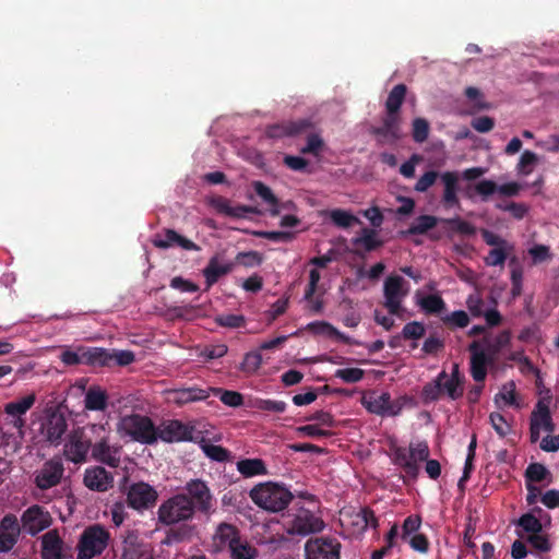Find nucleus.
Wrapping results in <instances>:
<instances>
[{
  "mask_svg": "<svg viewBox=\"0 0 559 559\" xmlns=\"http://www.w3.org/2000/svg\"><path fill=\"white\" fill-rule=\"evenodd\" d=\"M192 506L183 493H176L164 500L157 510V521L160 525L169 526L163 544L173 545L190 540L193 526L187 524L194 518Z\"/></svg>",
  "mask_w": 559,
  "mask_h": 559,
  "instance_id": "obj_1",
  "label": "nucleus"
},
{
  "mask_svg": "<svg viewBox=\"0 0 559 559\" xmlns=\"http://www.w3.org/2000/svg\"><path fill=\"white\" fill-rule=\"evenodd\" d=\"M391 451L392 463L403 469L405 484L417 479L421 462H426L425 471L431 479H437L441 475L439 461L429 459L430 450L426 441L411 443L408 448L394 445Z\"/></svg>",
  "mask_w": 559,
  "mask_h": 559,
  "instance_id": "obj_2",
  "label": "nucleus"
},
{
  "mask_svg": "<svg viewBox=\"0 0 559 559\" xmlns=\"http://www.w3.org/2000/svg\"><path fill=\"white\" fill-rule=\"evenodd\" d=\"M251 500L269 512H280L287 508L294 496L284 485L266 481L255 485L249 492Z\"/></svg>",
  "mask_w": 559,
  "mask_h": 559,
  "instance_id": "obj_3",
  "label": "nucleus"
},
{
  "mask_svg": "<svg viewBox=\"0 0 559 559\" xmlns=\"http://www.w3.org/2000/svg\"><path fill=\"white\" fill-rule=\"evenodd\" d=\"M117 431L121 436H128L141 444H154L157 442L156 426L145 415L130 414L120 418Z\"/></svg>",
  "mask_w": 559,
  "mask_h": 559,
  "instance_id": "obj_4",
  "label": "nucleus"
},
{
  "mask_svg": "<svg viewBox=\"0 0 559 559\" xmlns=\"http://www.w3.org/2000/svg\"><path fill=\"white\" fill-rule=\"evenodd\" d=\"M463 393L464 384L448 379V372L442 370L433 380L423 386L420 399L424 404L437 402L443 396H447L451 401H456L463 396Z\"/></svg>",
  "mask_w": 559,
  "mask_h": 559,
  "instance_id": "obj_5",
  "label": "nucleus"
},
{
  "mask_svg": "<svg viewBox=\"0 0 559 559\" xmlns=\"http://www.w3.org/2000/svg\"><path fill=\"white\" fill-rule=\"evenodd\" d=\"M282 526L288 535L307 536L321 532L324 527V522L312 511L301 507L284 514Z\"/></svg>",
  "mask_w": 559,
  "mask_h": 559,
  "instance_id": "obj_6",
  "label": "nucleus"
},
{
  "mask_svg": "<svg viewBox=\"0 0 559 559\" xmlns=\"http://www.w3.org/2000/svg\"><path fill=\"white\" fill-rule=\"evenodd\" d=\"M109 532L100 524H93L83 530L76 544V559H93L107 548Z\"/></svg>",
  "mask_w": 559,
  "mask_h": 559,
  "instance_id": "obj_7",
  "label": "nucleus"
},
{
  "mask_svg": "<svg viewBox=\"0 0 559 559\" xmlns=\"http://www.w3.org/2000/svg\"><path fill=\"white\" fill-rule=\"evenodd\" d=\"M182 493L190 501L194 513L200 512L207 515L214 511L215 499L204 480L199 478L189 480Z\"/></svg>",
  "mask_w": 559,
  "mask_h": 559,
  "instance_id": "obj_8",
  "label": "nucleus"
},
{
  "mask_svg": "<svg viewBox=\"0 0 559 559\" xmlns=\"http://www.w3.org/2000/svg\"><path fill=\"white\" fill-rule=\"evenodd\" d=\"M126 496L127 506L139 512L154 508L158 499L157 490L144 481L131 484L127 488Z\"/></svg>",
  "mask_w": 559,
  "mask_h": 559,
  "instance_id": "obj_9",
  "label": "nucleus"
},
{
  "mask_svg": "<svg viewBox=\"0 0 559 559\" xmlns=\"http://www.w3.org/2000/svg\"><path fill=\"white\" fill-rule=\"evenodd\" d=\"M64 476V465L59 456H53L43 463L34 473V484L40 490H48L61 484Z\"/></svg>",
  "mask_w": 559,
  "mask_h": 559,
  "instance_id": "obj_10",
  "label": "nucleus"
},
{
  "mask_svg": "<svg viewBox=\"0 0 559 559\" xmlns=\"http://www.w3.org/2000/svg\"><path fill=\"white\" fill-rule=\"evenodd\" d=\"M405 280L400 275H389L383 285L384 307L390 314H399L402 300L407 296L408 289L405 287Z\"/></svg>",
  "mask_w": 559,
  "mask_h": 559,
  "instance_id": "obj_11",
  "label": "nucleus"
},
{
  "mask_svg": "<svg viewBox=\"0 0 559 559\" xmlns=\"http://www.w3.org/2000/svg\"><path fill=\"white\" fill-rule=\"evenodd\" d=\"M341 544L335 538L317 537L305 545L307 559H340Z\"/></svg>",
  "mask_w": 559,
  "mask_h": 559,
  "instance_id": "obj_12",
  "label": "nucleus"
},
{
  "mask_svg": "<svg viewBox=\"0 0 559 559\" xmlns=\"http://www.w3.org/2000/svg\"><path fill=\"white\" fill-rule=\"evenodd\" d=\"M312 127L309 119L287 120L267 126L265 135L274 140L295 138L308 133Z\"/></svg>",
  "mask_w": 559,
  "mask_h": 559,
  "instance_id": "obj_13",
  "label": "nucleus"
},
{
  "mask_svg": "<svg viewBox=\"0 0 559 559\" xmlns=\"http://www.w3.org/2000/svg\"><path fill=\"white\" fill-rule=\"evenodd\" d=\"M193 427L183 424L178 419L164 420L156 427L157 440L166 443L191 441L193 439Z\"/></svg>",
  "mask_w": 559,
  "mask_h": 559,
  "instance_id": "obj_14",
  "label": "nucleus"
},
{
  "mask_svg": "<svg viewBox=\"0 0 559 559\" xmlns=\"http://www.w3.org/2000/svg\"><path fill=\"white\" fill-rule=\"evenodd\" d=\"M51 521L52 519L49 512L38 504L26 509L21 516L23 528L32 536L49 527Z\"/></svg>",
  "mask_w": 559,
  "mask_h": 559,
  "instance_id": "obj_15",
  "label": "nucleus"
},
{
  "mask_svg": "<svg viewBox=\"0 0 559 559\" xmlns=\"http://www.w3.org/2000/svg\"><path fill=\"white\" fill-rule=\"evenodd\" d=\"M102 355H105L102 347L79 346L74 350H63L60 360L67 366L87 365L96 367L97 361L103 357Z\"/></svg>",
  "mask_w": 559,
  "mask_h": 559,
  "instance_id": "obj_16",
  "label": "nucleus"
},
{
  "mask_svg": "<svg viewBox=\"0 0 559 559\" xmlns=\"http://www.w3.org/2000/svg\"><path fill=\"white\" fill-rule=\"evenodd\" d=\"M67 430V418L64 414L58 409L48 413L45 421L41 425V431L46 440L52 445H59L61 443V440Z\"/></svg>",
  "mask_w": 559,
  "mask_h": 559,
  "instance_id": "obj_17",
  "label": "nucleus"
},
{
  "mask_svg": "<svg viewBox=\"0 0 559 559\" xmlns=\"http://www.w3.org/2000/svg\"><path fill=\"white\" fill-rule=\"evenodd\" d=\"M21 527L14 514H5L0 521V552L11 551L19 542Z\"/></svg>",
  "mask_w": 559,
  "mask_h": 559,
  "instance_id": "obj_18",
  "label": "nucleus"
},
{
  "mask_svg": "<svg viewBox=\"0 0 559 559\" xmlns=\"http://www.w3.org/2000/svg\"><path fill=\"white\" fill-rule=\"evenodd\" d=\"M91 447V440L82 431H74L64 444L63 454L68 461L80 464L86 461Z\"/></svg>",
  "mask_w": 559,
  "mask_h": 559,
  "instance_id": "obj_19",
  "label": "nucleus"
},
{
  "mask_svg": "<svg viewBox=\"0 0 559 559\" xmlns=\"http://www.w3.org/2000/svg\"><path fill=\"white\" fill-rule=\"evenodd\" d=\"M35 402L36 396L34 393H31L4 405V412L8 416L12 417L10 424L14 428L21 430L25 426V419L22 416L33 407Z\"/></svg>",
  "mask_w": 559,
  "mask_h": 559,
  "instance_id": "obj_20",
  "label": "nucleus"
},
{
  "mask_svg": "<svg viewBox=\"0 0 559 559\" xmlns=\"http://www.w3.org/2000/svg\"><path fill=\"white\" fill-rule=\"evenodd\" d=\"M153 245L158 249H168L177 246L188 251L200 250V247L197 243L170 228H166L163 234L156 235L153 239Z\"/></svg>",
  "mask_w": 559,
  "mask_h": 559,
  "instance_id": "obj_21",
  "label": "nucleus"
},
{
  "mask_svg": "<svg viewBox=\"0 0 559 559\" xmlns=\"http://www.w3.org/2000/svg\"><path fill=\"white\" fill-rule=\"evenodd\" d=\"M441 183L443 186V192L441 202L447 209H452L460 205V199L457 197L459 192V181L460 174L457 171H444L439 176Z\"/></svg>",
  "mask_w": 559,
  "mask_h": 559,
  "instance_id": "obj_22",
  "label": "nucleus"
},
{
  "mask_svg": "<svg viewBox=\"0 0 559 559\" xmlns=\"http://www.w3.org/2000/svg\"><path fill=\"white\" fill-rule=\"evenodd\" d=\"M84 485L94 491H107L114 485V476L102 466L86 468L83 478Z\"/></svg>",
  "mask_w": 559,
  "mask_h": 559,
  "instance_id": "obj_23",
  "label": "nucleus"
},
{
  "mask_svg": "<svg viewBox=\"0 0 559 559\" xmlns=\"http://www.w3.org/2000/svg\"><path fill=\"white\" fill-rule=\"evenodd\" d=\"M235 263L231 261L222 262L221 255H213L202 273L205 278L206 289L211 288L218 280L234 270Z\"/></svg>",
  "mask_w": 559,
  "mask_h": 559,
  "instance_id": "obj_24",
  "label": "nucleus"
},
{
  "mask_svg": "<svg viewBox=\"0 0 559 559\" xmlns=\"http://www.w3.org/2000/svg\"><path fill=\"white\" fill-rule=\"evenodd\" d=\"M121 559H152L150 551L141 543L136 532L128 531L123 536Z\"/></svg>",
  "mask_w": 559,
  "mask_h": 559,
  "instance_id": "obj_25",
  "label": "nucleus"
},
{
  "mask_svg": "<svg viewBox=\"0 0 559 559\" xmlns=\"http://www.w3.org/2000/svg\"><path fill=\"white\" fill-rule=\"evenodd\" d=\"M64 543L57 530L48 531L41 536L43 559H66Z\"/></svg>",
  "mask_w": 559,
  "mask_h": 559,
  "instance_id": "obj_26",
  "label": "nucleus"
},
{
  "mask_svg": "<svg viewBox=\"0 0 559 559\" xmlns=\"http://www.w3.org/2000/svg\"><path fill=\"white\" fill-rule=\"evenodd\" d=\"M120 447H111L109 445L106 438H103L100 441L96 442L92 447V455L93 457L102 462L110 467H118L120 464Z\"/></svg>",
  "mask_w": 559,
  "mask_h": 559,
  "instance_id": "obj_27",
  "label": "nucleus"
},
{
  "mask_svg": "<svg viewBox=\"0 0 559 559\" xmlns=\"http://www.w3.org/2000/svg\"><path fill=\"white\" fill-rule=\"evenodd\" d=\"M212 206L219 213L233 218H243L248 214H259V210L254 206L238 204L233 206L228 199L218 197L213 199Z\"/></svg>",
  "mask_w": 559,
  "mask_h": 559,
  "instance_id": "obj_28",
  "label": "nucleus"
},
{
  "mask_svg": "<svg viewBox=\"0 0 559 559\" xmlns=\"http://www.w3.org/2000/svg\"><path fill=\"white\" fill-rule=\"evenodd\" d=\"M171 401L179 406L185 404L205 401L210 396V389H201L198 386L181 388L171 391Z\"/></svg>",
  "mask_w": 559,
  "mask_h": 559,
  "instance_id": "obj_29",
  "label": "nucleus"
},
{
  "mask_svg": "<svg viewBox=\"0 0 559 559\" xmlns=\"http://www.w3.org/2000/svg\"><path fill=\"white\" fill-rule=\"evenodd\" d=\"M105 355L97 361L98 367L128 366L135 359L134 353L131 350H109L102 348Z\"/></svg>",
  "mask_w": 559,
  "mask_h": 559,
  "instance_id": "obj_30",
  "label": "nucleus"
},
{
  "mask_svg": "<svg viewBox=\"0 0 559 559\" xmlns=\"http://www.w3.org/2000/svg\"><path fill=\"white\" fill-rule=\"evenodd\" d=\"M252 187L257 195L270 206V214L272 216L280 215V200L272 189L262 181H253Z\"/></svg>",
  "mask_w": 559,
  "mask_h": 559,
  "instance_id": "obj_31",
  "label": "nucleus"
},
{
  "mask_svg": "<svg viewBox=\"0 0 559 559\" xmlns=\"http://www.w3.org/2000/svg\"><path fill=\"white\" fill-rule=\"evenodd\" d=\"M361 403L369 413L380 416H386V406L389 405V393L383 392L380 395H365L361 399Z\"/></svg>",
  "mask_w": 559,
  "mask_h": 559,
  "instance_id": "obj_32",
  "label": "nucleus"
},
{
  "mask_svg": "<svg viewBox=\"0 0 559 559\" xmlns=\"http://www.w3.org/2000/svg\"><path fill=\"white\" fill-rule=\"evenodd\" d=\"M492 357L486 353L471 355V374L476 382H484L487 376V365L492 362Z\"/></svg>",
  "mask_w": 559,
  "mask_h": 559,
  "instance_id": "obj_33",
  "label": "nucleus"
},
{
  "mask_svg": "<svg viewBox=\"0 0 559 559\" xmlns=\"http://www.w3.org/2000/svg\"><path fill=\"white\" fill-rule=\"evenodd\" d=\"M438 221V217L433 215H420L406 230H402L400 234L402 237H407L411 235H425L428 230L437 226Z\"/></svg>",
  "mask_w": 559,
  "mask_h": 559,
  "instance_id": "obj_34",
  "label": "nucleus"
},
{
  "mask_svg": "<svg viewBox=\"0 0 559 559\" xmlns=\"http://www.w3.org/2000/svg\"><path fill=\"white\" fill-rule=\"evenodd\" d=\"M108 396L99 386H91L85 393L84 405L88 411H105Z\"/></svg>",
  "mask_w": 559,
  "mask_h": 559,
  "instance_id": "obj_35",
  "label": "nucleus"
},
{
  "mask_svg": "<svg viewBox=\"0 0 559 559\" xmlns=\"http://www.w3.org/2000/svg\"><path fill=\"white\" fill-rule=\"evenodd\" d=\"M352 241L354 246H362L367 252H371L383 246V241L378 238L377 230L367 227L362 228L361 235L354 238Z\"/></svg>",
  "mask_w": 559,
  "mask_h": 559,
  "instance_id": "obj_36",
  "label": "nucleus"
},
{
  "mask_svg": "<svg viewBox=\"0 0 559 559\" xmlns=\"http://www.w3.org/2000/svg\"><path fill=\"white\" fill-rule=\"evenodd\" d=\"M237 471L245 477L265 475L266 466L261 459H245L237 462Z\"/></svg>",
  "mask_w": 559,
  "mask_h": 559,
  "instance_id": "obj_37",
  "label": "nucleus"
},
{
  "mask_svg": "<svg viewBox=\"0 0 559 559\" xmlns=\"http://www.w3.org/2000/svg\"><path fill=\"white\" fill-rule=\"evenodd\" d=\"M407 87L405 84L395 85L385 100V110L392 114H399L405 99Z\"/></svg>",
  "mask_w": 559,
  "mask_h": 559,
  "instance_id": "obj_38",
  "label": "nucleus"
},
{
  "mask_svg": "<svg viewBox=\"0 0 559 559\" xmlns=\"http://www.w3.org/2000/svg\"><path fill=\"white\" fill-rule=\"evenodd\" d=\"M215 538L219 542V544L227 545L229 548L230 545H234L235 542L240 539V536L239 531L235 525L221 523L216 530Z\"/></svg>",
  "mask_w": 559,
  "mask_h": 559,
  "instance_id": "obj_39",
  "label": "nucleus"
},
{
  "mask_svg": "<svg viewBox=\"0 0 559 559\" xmlns=\"http://www.w3.org/2000/svg\"><path fill=\"white\" fill-rule=\"evenodd\" d=\"M228 549L231 559H255L258 557L257 548L248 542L241 540V538L235 542L234 545H230Z\"/></svg>",
  "mask_w": 559,
  "mask_h": 559,
  "instance_id": "obj_40",
  "label": "nucleus"
},
{
  "mask_svg": "<svg viewBox=\"0 0 559 559\" xmlns=\"http://www.w3.org/2000/svg\"><path fill=\"white\" fill-rule=\"evenodd\" d=\"M418 305L427 314H437L445 309L444 300L437 294L423 297L418 301Z\"/></svg>",
  "mask_w": 559,
  "mask_h": 559,
  "instance_id": "obj_41",
  "label": "nucleus"
},
{
  "mask_svg": "<svg viewBox=\"0 0 559 559\" xmlns=\"http://www.w3.org/2000/svg\"><path fill=\"white\" fill-rule=\"evenodd\" d=\"M516 525L530 535L540 533L543 531L542 519L533 513H525L519 518Z\"/></svg>",
  "mask_w": 559,
  "mask_h": 559,
  "instance_id": "obj_42",
  "label": "nucleus"
},
{
  "mask_svg": "<svg viewBox=\"0 0 559 559\" xmlns=\"http://www.w3.org/2000/svg\"><path fill=\"white\" fill-rule=\"evenodd\" d=\"M325 144L318 133L309 132L307 134V144L300 148L301 154H310L314 157L321 156Z\"/></svg>",
  "mask_w": 559,
  "mask_h": 559,
  "instance_id": "obj_43",
  "label": "nucleus"
},
{
  "mask_svg": "<svg viewBox=\"0 0 559 559\" xmlns=\"http://www.w3.org/2000/svg\"><path fill=\"white\" fill-rule=\"evenodd\" d=\"M330 218L335 226L341 228H348L355 223H360L355 215L340 209L331 211Z\"/></svg>",
  "mask_w": 559,
  "mask_h": 559,
  "instance_id": "obj_44",
  "label": "nucleus"
},
{
  "mask_svg": "<svg viewBox=\"0 0 559 559\" xmlns=\"http://www.w3.org/2000/svg\"><path fill=\"white\" fill-rule=\"evenodd\" d=\"M513 249L510 247H498L489 250L488 255L485 258V263L488 266H502L508 258L509 251Z\"/></svg>",
  "mask_w": 559,
  "mask_h": 559,
  "instance_id": "obj_45",
  "label": "nucleus"
},
{
  "mask_svg": "<svg viewBox=\"0 0 559 559\" xmlns=\"http://www.w3.org/2000/svg\"><path fill=\"white\" fill-rule=\"evenodd\" d=\"M511 343V331L504 330L500 332L492 342L487 346L489 356L492 359L501 352L502 348L509 346Z\"/></svg>",
  "mask_w": 559,
  "mask_h": 559,
  "instance_id": "obj_46",
  "label": "nucleus"
},
{
  "mask_svg": "<svg viewBox=\"0 0 559 559\" xmlns=\"http://www.w3.org/2000/svg\"><path fill=\"white\" fill-rule=\"evenodd\" d=\"M201 448L204 454L213 461L223 463L230 459V452L222 445L203 443Z\"/></svg>",
  "mask_w": 559,
  "mask_h": 559,
  "instance_id": "obj_47",
  "label": "nucleus"
},
{
  "mask_svg": "<svg viewBox=\"0 0 559 559\" xmlns=\"http://www.w3.org/2000/svg\"><path fill=\"white\" fill-rule=\"evenodd\" d=\"M215 323L223 328L238 329L246 325V318L242 314L223 313L215 318Z\"/></svg>",
  "mask_w": 559,
  "mask_h": 559,
  "instance_id": "obj_48",
  "label": "nucleus"
},
{
  "mask_svg": "<svg viewBox=\"0 0 559 559\" xmlns=\"http://www.w3.org/2000/svg\"><path fill=\"white\" fill-rule=\"evenodd\" d=\"M215 394H219V400L223 404L230 407H239L243 404V396L241 393L222 389H210Z\"/></svg>",
  "mask_w": 559,
  "mask_h": 559,
  "instance_id": "obj_49",
  "label": "nucleus"
},
{
  "mask_svg": "<svg viewBox=\"0 0 559 559\" xmlns=\"http://www.w3.org/2000/svg\"><path fill=\"white\" fill-rule=\"evenodd\" d=\"M262 365V355L259 350L249 352L245 355L240 370L246 373H254Z\"/></svg>",
  "mask_w": 559,
  "mask_h": 559,
  "instance_id": "obj_50",
  "label": "nucleus"
},
{
  "mask_svg": "<svg viewBox=\"0 0 559 559\" xmlns=\"http://www.w3.org/2000/svg\"><path fill=\"white\" fill-rule=\"evenodd\" d=\"M546 394L547 395L545 397L538 400L534 411L531 414V423H537L539 425V429H542V425H544L546 420V417H544V411L542 408L549 411V403L551 401L549 390L546 391Z\"/></svg>",
  "mask_w": 559,
  "mask_h": 559,
  "instance_id": "obj_51",
  "label": "nucleus"
},
{
  "mask_svg": "<svg viewBox=\"0 0 559 559\" xmlns=\"http://www.w3.org/2000/svg\"><path fill=\"white\" fill-rule=\"evenodd\" d=\"M538 162V157L534 152H531L528 150L524 151L519 159V163L516 165V169L519 174L522 175H530L533 170V166L536 165Z\"/></svg>",
  "mask_w": 559,
  "mask_h": 559,
  "instance_id": "obj_52",
  "label": "nucleus"
},
{
  "mask_svg": "<svg viewBox=\"0 0 559 559\" xmlns=\"http://www.w3.org/2000/svg\"><path fill=\"white\" fill-rule=\"evenodd\" d=\"M412 135L415 142L423 143L428 139L429 135V123L424 118H415L413 120Z\"/></svg>",
  "mask_w": 559,
  "mask_h": 559,
  "instance_id": "obj_53",
  "label": "nucleus"
},
{
  "mask_svg": "<svg viewBox=\"0 0 559 559\" xmlns=\"http://www.w3.org/2000/svg\"><path fill=\"white\" fill-rule=\"evenodd\" d=\"M548 474V469L543 464L531 463L525 471L526 483H540Z\"/></svg>",
  "mask_w": 559,
  "mask_h": 559,
  "instance_id": "obj_54",
  "label": "nucleus"
},
{
  "mask_svg": "<svg viewBox=\"0 0 559 559\" xmlns=\"http://www.w3.org/2000/svg\"><path fill=\"white\" fill-rule=\"evenodd\" d=\"M442 322L450 328H465L469 323V317L464 310H456L442 318Z\"/></svg>",
  "mask_w": 559,
  "mask_h": 559,
  "instance_id": "obj_55",
  "label": "nucleus"
},
{
  "mask_svg": "<svg viewBox=\"0 0 559 559\" xmlns=\"http://www.w3.org/2000/svg\"><path fill=\"white\" fill-rule=\"evenodd\" d=\"M254 407L259 411L267 413H284L287 405L283 401L260 399L254 402Z\"/></svg>",
  "mask_w": 559,
  "mask_h": 559,
  "instance_id": "obj_56",
  "label": "nucleus"
},
{
  "mask_svg": "<svg viewBox=\"0 0 559 559\" xmlns=\"http://www.w3.org/2000/svg\"><path fill=\"white\" fill-rule=\"evenodd\" d=\"M306 329L314 335H325L332 338L337 333V329L326 321L310 322Z\"/></svg>",
  "mask_w": 559,
  "mask_h": 559,
  "instance_id": "obj_57",
  "label": "nucleus"
},
{
  "mask_svg": "<svg viewBox=\"0 0 559 559\" xmlns=\"http://www.w3.org/2000/svg\"><path fill=\"white\" fill-rule=\"evenodd\" d=\"M421 525V518L419 515H408L402 525L401 538L407 540L412 535L416 534Z\"/></svg>",
  "mask_w": 559,
  "mask_h": 559,
  "instance_id": "obj_58",
  "label": "nucleus"
},
{
  "mask_svg": "<svg viewBox=\"0 0 559 559\" xmlns=\"http://www.w3.org/2000/svg\"><path fill=\"white\" fill-rule=\"evenodd\" d=\"M334 376L342 379L345 383H357L362 380L365 371L360 368H344L337 369Z\"/></svg>",
  "mask_w": 559,
  "mask_h": 559,
  "instance_id": "obj_59",
  "label": "nucleus"
},
{
  "mask_svg": "<svg viewBox=\"0 0 559 559\" xmlns=\"http://www.w3.org/2000/svg\"><path fill=\"white\" fill-rule=\"evenodd\" d=\"M426 333L424 323L418 321H412L404 325L402 330V336L405 340H419Z\"/></svg>",
  "mask_w": 559,
  "mask_h": 559,
  "instance_id": "obj_60",
  "label": "nucleus"
},
{
  "mask_svg": "<svg viewBox=\"0 0 559 559\" xmlns=\"http://www.w3.org/2000/svg\"><path fill=\"white\" fill-rule=\"evenodd\" d=\"M515 390H516V386H515L514 381L506 382L502 385L500 392L496 395V401H498V399H501L504 401L506 405L518 406Z\"/></svg>",
  "mask_w": 559,
  "mask_h": 559,
  "instance_id": "obj_61",
  "label": "nucleus"
},
{
  "mask_svg": "<svg viewBox=\"0 0 559 559\" xmlns=\"http://www.w3.org/2000/svg\"><path fill=\"white\" fill-rule=\"evenodd\" d=\"M526 540L537 551L548 552L551 550V543L548 538V535L543 534L542 532L528 535Z\"/></svg>",
  "mask_w": 559,
  "mask_h": 559,
  "instance_id": "obj_62",
  "label": "nucleus"
},
{
  "mask_svg": "<svg viewBox=\"0 0 559 559\" xmlns=\"http://www.w3.org/2000/svg\"><path fill=\"white\" fill-rule=\"evenodd\" d=\"M445 222L448 225H450L453 231H456L461 235L473 236L476 233V228L473 224L460 217L450 218L447 219Z\"/></svg>",
  "mask_w": 559,
  "mask_h": 559,
  "instance_id": "obj_63",
  "label": "nucleus"
},
{
  "mask_svg": "<svg viewBox=\"0 0 559 559\" xmlns=\"http://www.w3.org/2000/svg\"><path fill=\"white\" fill-rule=\"evenodd\" d=\"M439 176L440 174L436 170L426 171L423 176L419 177L414 189L417 192H426L430 187L435 185Z\"/></svg>",
  "mask_w": 559,
  "mask_h": 559,
  "instance_id": "obj_64",
  "label": "nucleus"
}]
</instances>
